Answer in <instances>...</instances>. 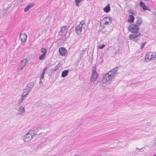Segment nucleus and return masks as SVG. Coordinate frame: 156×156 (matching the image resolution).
<instances>
[{
  "mask_svg": "<svg viewBox=\"0 0 156 156\" xmlns=\"http://www.w3.org/2000/svg\"><path fill=\"white\" fill-rule=\"evenodd\" d=\"M118 67H116L111 69L106 74L103 75L101 82L102 83H105L112 79L116 75V72L118 70Z\"/></svg>",
  "mask_w": 156,
  "mask_h": 156,
  "instance_id": "f257e3e1",
  "label": "nucleus"
},
{
  "mask_svg": "<svg viewBox=\"0 0 156 156\" xmlns=\"http://www.w3.org/2000/svg\"><path fill=\"white\" fill-rule=\"evenodd\" d=\"M96 66H94L92 68V74L90 78V81L93 82L95 81L98 77V73L96 72Z\"/></svg>",
  "mask_w": 156,
  "mask_h": 156,
  "instance_id": "f03ea898",
  "label": "nucleus"
},
{
  "mask_svg": "<svg viewBox=\"0 0 156 156\" xmlns=\"http://www.w3.org/2000/svg\"><path fill=\"white\" fill-rule=\"evenodd\" d=\"M28 62L27 59H24L21 60L19 63V65L17 68L16 71L19 72L22 70L24 67L27 65V63Z\"/></svg>",
  "mask_w": 156,
  "mask_h": 156,
  "instance_id": "7ed1b4c3",
  "label": "nucleus"
},
{
  "mask_svg": "<svg viewBox=\"0 0 156 156\" xmlns=\"http://www.w3.org/2000/svg\"><path fill=\"white\" fill-rule=\"evenodd\" d=\"M155 58H156V52L155 53L149 52L145 56V60L146 61L152 60Z\"/></svg>",
  "mask_w": 156,
  "mask_h": 156,
  "instance_id": "20e7f679",
  "label": "nucleus"
},
{
  "mask_svg": "<svg viewBox=\"0 0 156 156\" xmlns=\"http://www.w3.org/2000/svg\"><path fill=\"white\" fill-rule=\"evenodd\" d=\"M128 30L132 33H136L138 31L139 28L138 26L135 24H130L128 27Z\"/></svg>",
  "mask_w": 156,
  "mask_h": 156,
  "instance_id": "39448f33",
  "label": "nucleus"
},
{
  "mask_svg": "<svg viewBox=\"0 0 156 156\" xmlns=\"http://www.w3.org/2000/svg\"><path fill=\"white\" fill-rule=\"evenodd\" d=\"M33 138L32 135L28 132L24 136L23 139L25 142H28L30 141Z\"/></svg>",
  "mask_w": 156,
  "mask_h": 156,
  "instance_id": "423d86ee",
  "label": "nucleus"
},
{
  "mask_svg": "<svg viewBox=\"0 0 156 156\" xmlns=\"http://www.w3.org/2000/svg\"><path fill=\"white\" fill-rule=\"evenodd\" d=\"M40 127H39L36 128H34L30 130L29 132L31 134L32 136L33 137L34 136L37 134V132Z\"/></svg>",
  "mask_w": 156,
  "mask_h": 156,
  "instance_id": "0eeeda50",
  "label": "nucleus"
},
{
  "mask_svg": "<svg viewBox=\"0 0 156 156\" xmlns=\"http://www.w3.org/2000/svg\"><path fill=\"white\" fill-rule=\"evenodd\" d=\"M59 51L60 54L63 56H65L67 53L66 50L63 47L60 48L59 49Z\"/></svg>",
  "mask_w": 156,
  "mask_h": 156,
  "instance_id": "6e6552de",
  "label": "nucleus"
},
{
  "mask_svg": "<svg viewBox=\"0 0 156 156\" xmlns=\"http://www.w3.org/2000/svg\"><path fill=\"white\" fill-rule=\"evenodd\" d=\"M112 18L111 17H106L103 18L102 21H105L104 25H108L109 23H111Z\"/></svg>",
  "mask_w": 156,
  "mask_h": 156,
  "instance_id": "1a4fd4ad",
  "label": "nucleus"
},
{
  "mask_svg": "<svg viewBox=\"0 0 156 156\" xmlns=\"http://www.w3.org/2000/svg\"><path fill=\"white\" fill-rule=\"evenodd\" d=\"M83 27L81 25H79L76 27L75 30L76 34H77L79 35L81 33Z\"/></svg>",
  "mask_w": 156,
  "mask_h": 156,
  "instance_id": "9d476101",
  "label": "nucleus"
},
{
  "mask_svg": "<svg viewBox=\"0 0 156 156\" xmlns=\"http://www.w3.org/2000/svg\"><path fill=\"white\" fill-rule=\"evenodd\" d=\"M20 38L22 42H25L27 39V35L25 34H20Z\"/></svg>",
  "mask_w": 156,
  "mask_h": 156,
  "instance_id": "9b49d317",
  "label": "nucleus"
},
{
  "mask_svg": "<svg viewBox=\"0 0 156 156\" xmlns=\"http://www.w3.org/2000/svg\"><path fill=\"white\" fill-rule=\"evenodd\" d=\"M140 35V33L136 32V34H130L129 36V38L130 39H134L138 37Z\"/></svg>",
  "mask_w": 156,
  "mask_h": 156,
  "instance_id": "f8f14e48",
  "label": "nucleus"
},
{
  "mask_svg": "<svg viewBox=\"0 0 156 156\" xmlns=\"http://www.w3.org/2000/svg\"><path fill=\"white\" fill-rule=\"evenodd\" d=\"M142 22V20L141 18L140 17H137L136 25L139 27L141 24Z\"/></svg>",
  "mask_w": 156,
  "mask_h": 156,
  "instance_id": "ddd939ff",
  "label": "nucleus"
},
{
  "mask_svg": "<svg viewBox=\"0 0 156 156\" xmlns=\"http://www.w3.org/2000/svg\"><path fill=\"white\" fill-rule=\"evenodd\" d=\"M129 18L127 20V22L129 23H133L134 20V18L132 15H130L129 16Z\"/></svg>",
  "mask_w": 156,
  "mask_h": 156,
  "instance_id": "4468645a",
  "label": "nucleus"
},
{
  "mask_svg": "<svg viewBox=\"0 0 156 156\" xmlns=\"http://www.w3.org/2000/svg\"><path fill=\"white\" fill-rule=\"evenodd\" d=\"M34 86V83L33 82L30 83L27 86V88H28L29 90L31 91Z\"/></svg>",
  "mask_w": 156,
  "mask_h": 156,
  "instance_id": "2eb2a0df",
  "label": "nucleus"
},
{
  "mask_svg": "<svg viewBox=\"0 0 156 156\" xmlns=\"http://www.w3.org/2000/svg\"><path fill=\"white\" fill-rule=\"evenodd\" d=\"M27 96H25V95H22L21 98L19 100L18 104L19 105H20L22 102L25 99Z\"/></svg>",
  "mask_w": 156,
  "mask_h": 156,
  "instance_id": "dca6fc26",
  "label": "nucleus"
},
{
  "mask_svg": "<svg viewBox=\"0 0 156 156\" xmlns=\"http://www.w3.org/2000/svg\"><path fill=\"white\" fill-rule=\"evenodd\" d=\"M30 91L29 90L28 88L25 89L23 91V92L22 93V95H25V96H27L28 94L29 93Z\"/></svg>",
  "mask_w": 156,
  "mask_h": 156,
  "instance_id": "f3484780",
  "label": "nucleus"
},
{
  "mask_svg": "<svg viewBox=\"0 0 156 156\" xmlns=\"http://www.w3.org/2000/svg\"><path fill=\"white\" fill-rule=\"evenodd\" d=\"M34 5L33 4H30L28 5L24 9V11L25 12H27L28 11L29 9L31 8Z\"/></svg>",
  "mask_w": 156,
  "mask_h": 156,
  "instance_id": "a211bd4d",
  "label": "nucleus"
},
{
  "mask_svg": "<svg viewBox=\"0 0 156 156\" xmlns=\"http://www.w3.org/2000/svg\"><path fill=\"white\" fill-rule=\"evenodd\" d=\"M104 11L106 12H108L110 10V7L109 4H108V5L105 7L103 9Z\"/></svg>",
  "mask_w": 156,
  "mask_h": 156,
  "instance_id": "6ab92c4d",
  "label": "nucleus"
},
{
  "mask_svg": "<svg viewBox=\"0 0 156 156\" xmlns=\"http://www.w3.org/2000/svg\"><path fill=\"white\" fill-rule=\"evenodd\" d=\"M69 71L67 70H65L63 71L61 74L62 77H65L67 75Z\"/></svg>",
  "mask_w": 156,
  "mask_h": 156,
  "instance_id": "aec40b11",
  "label": "nucleus"
},
{
  "mask_svg": "<svg viewBox=\"0 0 156 156\" xmlns=\"http://www.w3.org/2000/svg\"><path fill=\"white\" fill-rule=\"evenodd\" d=\"M66 30V26H64L62 27L61 30L59 32V34L61 35Z\"/></svg>",
  "mask_w": 156,
  "mask_h": 156,
  "instance_id": "412c9836",
  "label": "nucleus"
},
{
  "mask_svg": "<svg viewBox=\"0 0 156 156\" xmlns=\"http://www.w3.org/2000/svg\"><path fill=\"white\" fill-rule=\"evenodd\" d=\"M18 111L22 113H24L25 112L24 108L22 106H20L19 108Z\"/></svg>",
  "mask_w": 156,
  "mask_h": 156,
  "instance_id": "4be33fe9",
  "label": "nucleus"
},
{
  "mask_svg": "<svg viewBox=\"0 0 156 156\" xmlns=\"http://www.w3.org/2000/svg\"><path fill=\"white\" fill-rule=\"evenodd\" d=\"M60 67V65L58 64V65H57L54 68L52 69L51 70H52L54 71H56L58 70Z\"/></svg>",
  "mask_w": 156,
  "mask_h": 156,
  "instance_id": "5701e85b",
  "label": "nucleus"
},
{
  "mask_svg": "<svg viewBox=\"0 0 156 156\" xmlns=\"http://www.w3.org/2000/svg\"><path fill=\"white\" fill-rule=\"evenodd\" d=\"M45 54H42L39 56V58L40 60H42L45 58Z\"/></svg>",
  "mask_w": 156,
  "mask_h": 156,
  "instance_id": "b1692460",
  "label": "nucleus"
},
{
  "mask_svg": "<svg viewBox=\"0 0 156 156\" xmlns=\"http://www.w3.org/2000/svg\"><path fill=\"white\" fill-rule=\"evenodd\" d=\"M83 0H75V3L76 5L78 7L79 6V4L80 2Z\"/></svg>",
  "mask_w": 156,
  "mask_h": 156,
  "instance_id": "393cba45",
  "label": "nucleus"
},
{
  "mask_svg": "<svg viewBox=\"0 0 156 156\" xmlns=\"http://www.w3.org/2000/svg\"><path fill=\"white\" fill-rule=\"evenodd\" d=\"M41 53H42V54H46L47 52V50L44 48H42L41 49Z\"/></svg>",
  "mask_w": 156,
  "mask_h": 156,
  "instance_id": "a878e982",
  "label": "nucleus"
},
{
  "mask_svg": "<svg viewBox=\"0 0 156 156\" xmlns=\"http://www.w3.org/2000/svg\"><path fill=\"white\" fill-rule=\"evenodd\" d=\"M41 105V103L40 102H36L35 104V106L36 107H38Z\"/></svg>",
  "mask_w": 156,
  "mask_h": 156,
  "instance_id": "bb28decb",
  "label": "nucleus"
},
{
  "mask_svg": "<svg viewBox=\"0 0 156 156\" xmlns=\"http://www.w3.org/2000/svg\"><path fill=\"white\" fill-rule=\"evenodd\" d=\"M128 12L129 13L133 15H134L133 11L131 9H129L128 10Z\"/></svg>",
  "mask_w": 156,
  "mask_h": 156,
  "instance_id": "cd10ccee",
  "label": "nucleus"
},
{
  "mask_svg": "<svg viewBox=\"0 0 156 156\" xmlns=\"http://www.w3.org/2000/svg\"><path fill=\"white\" fill-rule=\"evenodd\" d=\"M105 45L104 44H103L102 45H99L98 46V48L100 49H102L104 48Z\"/></svg>",
  "mask_w": 156,
  "mask_h": 156,
  "instance_id": "c85d7f7f",
  "label": "nucleus"
},
{
  "mask_svg": "<svg viewBox=\"0 0 156 156\" xmlns=\"http://www.w3.org/2000/svg\"><path fill=\"white\" fill-rule=\"evenodd\" d=\"M140 6L141 7H142V8L144 7V5H145V4L143 3L142 2H140Z\"/></svg>",
  "mask_w": 156,
  "mask_h": 156,
  "instance_id": "c756f323",
  "label": "nucleus"
},
{
  "mask_svg": "<svg viewBox=\"0 0 156 156\" xmlns=\"http://www.w3.org/2000/svg\"><path fill=\"white\" fill-rule=\"evenodd\" d=\"M142 8L144 11H145L146 10H148L147 7L145 5L142 7Z\"/></svg>",
  "mask_w": 156,
  "mask_h": 156,
  "instance_id": "7c9ffc66",
  "label": "nucleus"
},
{
  "mask_svg": "<svg viewBox=\"0 0 156 156\" xmlns=\"http://www.w3.org/2000/svg\"><path fill=\"white\" fill-rule=\"evenodd\" d=\"M47 67H46V68H45L43 70L41 74L44 75L45 73V71L47 69Z\"/></svg>",
  "mask_w": 156,
  "mask_h": 156,
  "instance_id": "2f4dec72",
  "label": "nucleus"
},
{
  "mask_svg": "<svg viewBox=\"0 0 156 156\" xmlns=\"http://www.w3.org/2000/svg\"><path fill=\"white\" fill-rule=\"evenodd\" d=\"M146 44V42H144L142 44V45L141 46V47H140V48L141 49H142L144 48V47Z\"/></svg>",
  "mask_w": 156,
  "mask_h": 156,
  "instance_id": "473e14b6",
  "label": "nucleus"
},
{
  "mask_svg": "<svg viewBox=\"0 0 156 156\" xmlns=\"http://www.w3.org/2000/svg\"><path fill=\"white\" fill-rule=\"evenodd\" d=\"M84 24V22L83 21H81L79 25H81V26H83V24Z\"/></svg>",
  "mask_w": 156,
  "mask_h": 156,
  "instance_id": "72a5a7b5",
  "label": "nucleus"
},
{
  "mask_svg": "<svg viewBox=\"0 0 156 156\" xmlns=\"http://www.w3.org/2000/svg\"><path fill=\"white\" fill-rule=\"evenodd\" d=\"M44 75L41 74V76H40V80H41V79H43L44 78Z\"/></svg>",
  "mask_w": 156,
  "mask_h": 156,
  "instance_id": "f704fd0d",
  "label": "nucleus"
},
{
  "mask_svg": "<svg viewBox=\"0 0 156 156\" xmlns=\"http://www.w3.org/2000/svg\"><path fill=\"white\" fill-rule=\"evenodd\" d=\"M154 145L152 147H154L156 145V138L154 139Z\"/></svg>",
  "mask_w": 156,
  "mask_h": 156,
  "instance_id": "c9c22d12",
  "label": "nucleus"
},
{
  "mask_svg": "<svg viewBox=\"0 0 156 156\" xmlns=\"http://www.w3.org/2000/svg\"><path fill=\"white\" fill-rule=\"evenodd\" d=\"M142 149V148H140V149H139L137 147H136V149L135 150L136 151V150H139V151L140 150H141Z\"/></svg>",
  "mask_w": 156,
  "mask_h": 156,
  "instance_id": "e433bc0d",
  "label": "nucleus"
},
{
  "mask_svg": "<svg viewBox=\"0 0 156 156\" xmlns=\"http://www.w3.org/2000/svg\"><path fill=\"white\" fill-rule=\"evenodd\" d=\"M22 113L20 112H18L17 113V115H20L21 114V113Z\"/></svg>",
  "mask_w": 156,
  "mask_h": 156,
  "instance_id": "4c0bfd02",
  "label": "nucleus"
},
{
  "mask_svg": "<svg viewBox=\"0 0 156 156\" xmlns=\"http://www.w3.org/2000/svg\"><path fill=\"white\" fill-rule=\"evenodd\" d=\"M42 83V82L41 81H40V82H39V83Z\"/></svg>",
  "mask_w": 156,
  "mask_h": 156,
  "instance_id": "58836bf2",
  "label": "nucleus"
},
{
  "mask_svg": "<svg viewBox=\"0 0 156 156\" xmlns=\"http://www.w3.org/2000/svg\"><path fill=\"white\" fill-rule=\"evenodd\" d=\"M69 35H70V33H69L68 35V36H67V37H69Z\"/></svg>",
  "mask_w": 156,
  "mask_h": 156,
  "instance_id": "ea45409f",
  "label": "nucleus"
},
{
  "mask_svg": "<svg viewBox=\"0 0 156 156\" xmlns=\"http://www.w3.org/2000/svg\"><path fill=\"white\" fill-rule=\"evenodd\" d=\"M153 156H156V154H154V155Z\"/></svg>",
  "mask_w": 156,
  "mask_h": 156,
  "instance_id": "a19ab883",
  "label": "nucleus"
},
{
  "mask_svg": "<svg viewBox=\"0 0 156 156\" xmlns=\"http://www.w3.org/2000/svg\"><path fill=\"white\" fill-rule=\"evenodd\" d=\"M67 34V33H66V34Z\"/></svg>",
  "mask_w": 156,
  "mask_h": 156,
  "instance_id": "79ce46f5",
  "label": "nucleus"
},
{
  "mask_svg": "<svg viewBox=\"0 0 156 156\" xmlns=\"http://www.w3.org/2000/svg\"><path fill=\"white\" fill-rule=\"evenodd\" d=\"M156 17V15H155Z\"/></svg>",
  "mask_w": 156,
  "mask_h": 156,
  "instance_id": "37998d69",
  "label": "nucleus"
}]
</instances>
